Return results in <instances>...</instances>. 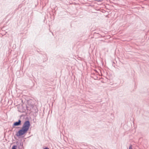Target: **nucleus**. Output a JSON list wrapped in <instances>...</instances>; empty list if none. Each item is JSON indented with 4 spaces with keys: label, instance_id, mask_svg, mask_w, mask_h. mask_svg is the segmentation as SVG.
Instances as JSON below:
<instances>
[{
    "label": "nucleus",
    "instance_id": "6",
    "mask_svg": "<svg viewBox=\"0 0 149 149\" xmlns=\"http://www.w3.org/2000/svg\"><path fill=\"white\" fill-rule=\"evenodd\" d=\"M23 147L18 146V149H22Z\"/></svg>",
    "mask_w": 149,
    "mask_h": 149
},
{
    "label": "nucleus",
    "instance_id": "8",
    "mask_svg": "<svg viewBox=\"0 0 149 149\" xmlns=\"http://www.w3.org/2000/svg\"><path fill=\"white\" fill-rule=\"evenodd\" d=\"M96 1H100L102 2L103 1V0H96Z\"/></svg>",
    "mask_w": 149,
    "mask_h": 149
},
{
    "label": "nucleus",
    "instance_id": "2",
    "mask_svg": "<svg viewBox=\"0 0 149 149\" xmlns=\"http://www.w3.org/2000/svg\"><path fill=\"white\" fill-rule=\"evenodd\" d=\"M31 111L32 112L34 113H37L38 111V109L36 106L34 105H31Z\"/></svg>",
    "mask_w": 149,
    "mask_h": 149
},
{
    "label": "nucleus",
    "instance_id": "5",
    "mask_svg": "<svg viewBox=\"0 0 149 149\" xmlns=\"http://www.w3.org/2000/svg\"><path fill=\"white\" fill-rule=\"evenodd\" d=\"M17 146L16 145H14L13 146L12 149H17Z\"/></svg>",
    "mask_w": 149,
    "mask_h": 149
},
{
    "label": "nucleus",
    "instance_id": "3",
    "mask_svg": "<svg viewBox=\"0 0 149 149\" xmlns=\"http://www.w3.org/2000/svg\"><path fill=\"white\" fill-rule=\"evenodd\" d=\"M21 121L20 120H19L17 122H15L14 123L13 126L14 127L15 126H19L21 125Z\"/></svg>",
    "mask_w": 149,
    "mask_h": 149
},
{
    "label": "nucleus",
    "instance_id": "9",
    "mask_svg": "<svg viewBox=\"0 0 149 149\" xmlns=\"http://www.w3.org/2000/svg\"><path fill=\"white\" fill-rule=\"evenodd\" d=\"M43 149H49V148L47 147H46L44 148Z\"/></svg>",
    "mask_w": 149,
    "mask_h": 149
},
{
    "label": "nucleus",
    "instance_id": "1",
    "mask_svg": "<svg viewBox=\"0 0 149 149\" xmlns=\"http://www.w3.org/2000/svg\"><path fill=\"white\" fill-rule=\"evenodd\" d=\"M30 125V123L29 120L25 121L21 129L17 132L16 134V136L18 137L22 136L25 134L29 130Z\"/></svg>",
    "mask_w": 149,
    "mask_h": 149
},
{
    "label": "nucleus",
    "instance_id": "4",
    "mask_svg": "<svg viewBox=\"0 0 149 149\" xmlns=\"http://www.w3.org/2000/svg\"><path fill=\"white\" fill-rule=\"evenodd\" d=\"M18 146L23 147V143L21 141Z\"/></svg>",
    "mask_w": 149,
    "mask_h": 149
},
{
    "label": "nucleus",
    "instance_id": "7",
    "mask_svg": "<svg viewBox=\"0 0 149 149\" xmlns=\"http://www.w3.org/2000/svg\"><path fill=\"white\" fill-rule=\"evenodd\" d=\"M129 149H132V145H130L129 147Z\"/></svg>",
    "mask_w": 149,
    "mask_h": 149
}]
</instances>
